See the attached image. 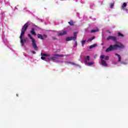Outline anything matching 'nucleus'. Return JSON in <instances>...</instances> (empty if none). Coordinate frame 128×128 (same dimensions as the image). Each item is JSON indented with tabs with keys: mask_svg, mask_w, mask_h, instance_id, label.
Returning <instances> with one entry per match:
<instances>
[{
	"mask_svg": "<svg viewBox=\"0 0 128 128\" xmlns=\"http://www.w3.org/2000/svg\"><path fill=\"white\" fill-rule=\"evenodd\" d=\"M41 58L43 60L48 62L50 60H54L56 62H62V61L58 59V58H64V54H54L53 56H50L49 54H46L42 52L41 53Z\"/></svg>",
	"mask_w": 128,
	"mask_h": 128,
	"instance_id": "obj_1",
	"label": "nucleus"
},
{
	"mask_svg": "<svg viewBox=\"0 0 128 128\" xmlns=\"http://www.w3.org/2000/svg\"><path fill=\"white\" fill-rule=\"evenodd\" d=\"M28 28V22L26 23L22 28L20 36V42L22 46H24V44L26 42V38L24 36V32H26V30Z\"/></svg>",
	"mask_w": 128,
	"mask_h": 128,
	"instance_id": "obj_2",
	"label": "nucleus"
},
{
	"mask_svg": "<svg viewBox=\"0 0 128 128\" xmlns=\"http://www.w3.org/2000/svg\"><path fill=\"white\" fill-rule=\"evenodd\" d=\"M124 48V46L120 42H117L114 45H110L106 50V52H112V50H122Z\"/></svg>",
	"mask_w": 128,
	"mask_h": 128,
	"instance_id": "obj_3",
	"label": "nucleus"
},
{
	"mask_svg": "<svg viewBox=\"0 0 128 128\" xmlns=\"http://www.w3.org/2000/svg\"><path fill=\"white\" fill-rule=\"evenodd\" d=\"M110 60V57L108 56H104L102 54L100 56V64L104 68H108V64L106 62V60Z\"/></svg>",
	"mask_w": 128,
	"mask_h": 128,
	"instance_id": "obj_4",
	"label": "nucleus"
},
{
	"mask_svg": "<svg viewBox=\"0 0 128 128\" xmlns=\"http://www.w3.org/2000/svg\"><path fill=\"white\" fill-rule=\"evenodd\" d=\"M82 60L88 66H90L94 64V61L90 62V56H84L83 58L82 56H80L79 60H80L81 62H82Z\"/></svg>",
	"mask_w": 128,
	"mask_h": 128,
	"instance_id": "obj_5",
	"label": "nucleus"
},
{
	"mask_svg": "<svg viewBox=\"0 0 128 128\" xmlns=\"http://www.w3.org/2000/svg\"><path fill=\"white\" fill-rule=\"evenodd\" d=\"M115 56H117L118 60L117 62H112L113 64H116V66H120V64H128V62L126 63V62H122V56H120V55L116 53Z\"/></svg>",
	"mask_w": 128,
	"mask_h": 128,
	"instance_id": "obj_6",
	"label": "nucleus"
},
{
	"mask_svg": "<svg viewBox=\"0 0 128 128\" xmlns=\"http://www.w3.org/2000/svg\"><path fill=\"white\" fill-rule=\"evenodd\" d=\"M28 36L30 38V39L32 40V46L34 48V50L38 51V47L36 46V40L32 38V35L30 34H28Z\"/></svg>",
	"mask_w": 128,
	"mask_h": 128,
	"instance_id": "obj_7",
	"label": "nucleus"
},
{
	"mask_svg": "<svg viewBox=\"0 0 128 128\" xmlns=\"http://www.w3.org/2000/svg\"><path fill=\"white\" fill-rule=\"evenodd\" d=\"M76 34H78V32H74V36L66 38V42H70V40H76L77 36Z\"/></svg>",
	"mask_w": 128,
	"mask_h": 128,
	"instance_id": "obj_8",
	"label": "nucleus"
},
{
	"mask_svg": "<svg viewBox=\"0 0 128 128\" xmlns=\"http://www.w3.org/2000/svg\"><path fill=\"white\" fill-rule=\"evenodd\" d=\"M128 4L126 2H124L121 4V10H124V12H128V9L126 8V6Z\"/></svg>",
	"mask_w": 128,
	"mask_h": 128,
	"instance_id": "obj_9",
	"label": "nucleus"
},
{
	"mask_svg": "<svg viewBox=\"0 0 128 128\" xmlns=\"http://www.w3.org/2000/svg\"><path fill=\"white\" fill-rule=\"evenodd\" d=\"M67 32H68V28H66L64 30L60 31L58 32V36H64V34H66Z\"/></svg>",
	"mask_w": 128,
	"mask_h": 128,
	"instance_id": "obj_10",
	"label": "nucleus"
},
{
	"mask_svg": "<svg viewBox=\"0 0 128 128\" xmlns=\"http://www.w3.org/2000/svg\"><path fill=\"white\" fill-rule=\"evenodd\" d=\"M106 40H112L113 42H116V37L110 36L107 38Z\"/></svg>",
	"mask_w": 128,
	"mask_h": 128,
	"instance_id": "obj_11",
	"label": "nucleus"
},
{
	"mask_svg": "<svg viewBox=\"0 0 128 128\" xmlns=\"http://www.w3.org/2000/svg\"><path fill=\"white\" fill-rule=\"evenodd\" d=\"M65 62L66 64H72V66H80V65L74 62Z\"/></svg>",
	"mask_w": 128,
	"mask_h": 128,
	"instance_id": "obj_12",
	"label": "nucleus"
},
{
	"mask_svg": "<svg viewBox=\"0 0 128 128\" xmlns=\"http://www.w3.org/2000/svg\"><path fill=\"white\" fill-rule=\"evenodd\" d=\"M38 38H40V40H44V38H46L47 36L46 34L42 36L40 34H38Z\"/></svg>",
	"mask_w": 128,
	"mask_h": 128,
	"instance_id": "obj_13",
	"label": "nucleus"
},
{
	"mask_svg": "<svg viewBox=\"0 0 128 128\" xmlns=\"http://www.w3.org/2000/svg\"><path fill=\"white\" fill-rule=\"evenodd\" d=\"M30 32L31 34H32V36H36V32H34V28H32V30Z\"/></svg>",
	"mask_w": 128,
	"mask_h": 128,
	"instance_id": "obj_14",
	"label": "nucleus"
},
{
	"mask_svg": "<svg viewBox=\"0 0 128 128\" xmlns=\"http://www.w3.org/2000/svg\"><path fill=\"white\" fill-rule=\"evenodd\" d=\"M98 32V28L95 30H92L90 32H92V34H94V32Z\"/></svg>",
	"mask_w": 128,
	"mask_h": 128,
	"instance_id": "obj_15",
	"label": "nucleus"
},
{
	"mask_svg": "<svg viewBox=\"0 0 128 128\" xmlns=\"http://www.w3.org/2000/svg\"><path fill=\"white\" fill-rule=\"evenodd\" d=\"M114 3H110V8H114Z\"/></svg>",
	"mask_w": 128,
	"mask_h": 128,
	"instance_id": "obj_16",
	"label": "nucleus"
},
{
	"mask_svg": "<svg viewBox=\"0 0 128 128\" xmlns=\"http://www.w3.org/2000/svg\"><path fill=\"white\" fill-rule=\"evenodd\" d=\"M96 44H94L93 45H92L90 46V48H96Z\"/></svg>",
	"mask_w": 128,
	"mask_h": 128,
	"instance_id": "obj_17",
	"label": "nucleus"
},
{
	"mask_svg": "<svg viewBox=\"0 0 128 128\" xmlns=\"http://www.w3.org/2000/svg\"><path fill=\"white\" fill-rule=\"evenodd\" d=\"M94 36L93 37L91 38H90L88 40L87 42H92V40H94Z\"/></svg>",
	"mask_w": 128,
	"mask_h": 128,
	"instance_id": "obj_18",
	"label": "nucleus"
},
{
	"mask_svg": "<svg viewBox=\"0 0 128 128\" xmlns=\"http://www.w3.org/2000/svg\"><path fill=\"white\" fill-rule=\"evenodd\" d=\"M118 36H121V38H124V34H122L120 32L118 33Z\"/></svg>",
	"mask_w": 128,
	"mask_h": 128,
	"instance_id": "obj_19",
	"label": "nucleus"
},
{
	"mask_svg": "<svg viewBox=\"0 0 128 128\" xmlns=\"http://www.w3.org/2000/svg\"><path fill=\"white\" fill-rule=\"evenodd\" d=\"M74 48H76V46H78V42L76 41H75V43L74 44Z\"/></svg>",
	"mask_w": 128,
	"mask_h": 128,
	"instance_id": "obj_20",
	"label": "nucleus"
},
{
	"mask_svg": "<svg viewBox=\"0 0 128 128\" xmlns=\"http://www.w3.org/2000/svg\"><path fill=\"white\" fill-rule=\"evenodd\" d=\"M69 24H70V26H74V22L72 21H70L68 22Z\"/></svg>",
	"mask_w": 128,
	"mask_h": 128,
	"instance_id": "obj_21",
	"label": "nucleus"
},
{
	"mask_svg": "<svg viewBox=\"0 0 128 128\" xmlns=\"http://www.w3.org/2000/svg\"><path fill=\"white\" fill-rule=\"evenodd\" d=\"M86 40H82V46H84V44H86Z\"/></svg>",
	"mask_w": 128,
	"mask_h": 128,
	"instance_id": "obj_22",
	"label": "nucleus"
},
{
	"mask_svg": "<svg viewBox=\"0 0 128 128\" xmlns=\"http://www.w3.org/2000/svg\"><path fill=\"white\" fill-rule=\"evenodd\" d=\"M5 4H6V6H10V2H6L5 3Z\"/></svg>",
	"mask_w": 128,
	"mask_h": 128,
	"instance_id": "obj_23",
	"label": "nucleus"
},
{
	"mask_svg": "<svg viewBox=\"0 0 128 128\" xmlns=\"http://www.w3.org/2000/svg\"><path fill=\"white\" fill-rule=\"evenodd\" d=\"M31 52L32 53V54H36V52H34V51H31Z\"/></svg>",
	"mask_w": 128,
	"mask_h": 128,
	"instance_id": "obj_24",
	"label": "nucleus"
}]
</instances>
